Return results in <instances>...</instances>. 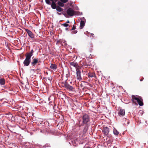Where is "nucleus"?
Wrapping results in <instances>:
<instances>
[{
	"label": "nucleus",
	"instance_id": "f257e3e1",
	"mask_svg": "<svg viewBox=\"0 0 148 148\" xmlns=\"http://www.w3.org/2000/svg\"><path fill=\"white\" fill-rule=\"evenodd\" d=\"M58 0H45L46 3L49 5H51V8L53 9L56 8V10L58 12L62 11L63 9L60 6H56V2Z\"/></svg>",
	"mask_w": 148,
	"mask_h": 148
},
{
	"label": "nucleus",
	"instance_id": "f03ea898",
	"mask_svg": "<svg viewBox=\"0 0 148 148\" xmlns=\"http://www.w3.org/2000/svg\"><path fill=\"white\" fill-rule=\"evenodd\" d=\"M34 52L33 50L32 49L30 52L26 53L25 55L26 58L23 62L25 66H28L29 65L31 62V57L33 56Z\"/></svg>",
	"mask_w": 148,
	"mask_h": 148
},
{
	"label": "nucleus",
	"instance_id": "7ed1b4c3",
	"mask_svg": "<svg viewBox=\"0 0 148 148\" xmlns=\"http://www.w3.org/2000/svg\"><path fill=\"white\" fill-rule=\"evenodd\" d=\"M132 99L133 102L134 103H136V102H137L140 106H141L143 105V99L141 97L138 95H132Z\"/></svg>",
	"mask_w": 148,
	"mask_h": 148
},
{
	"label": "nucleus",
	"instance_id": "20e7f679",
	"mask_svg": "<svg viewBox=\"0 0 148 148\" xmlns=\"http://www.w3.org/2000/svg\"><path fill=\"white\" fill-rule=\"evenodd\" d=\"M82 123L84 124L87 125V123L90 120V117L89 115L86 114H83L82 116Z\"/></svg>",
	"mask_w": 148,
	"mask_h": 148
},
{
	"label": "nucleus",
	"instance_id": "39448f33",
	"mask_svg": "<svg viewBox=\"0 0 148 148\" xmlns=\"http://www.w3.org/2000/svg\"><path fill=\"white\" fill-rule=\"evenodd\" d=\"M66 12L67 14L70 16H73L75 13L74 11L70 8H68Z\"/></svg>",
	"mask_w": 148,
	"mask_h": 148
},
{
	"label": "nucleus",
	"instance_id": "423d86ee",
	"mask_svg": "<svg viewBox=\"0 0 148 148\" xmlns=\"http://www.w3.org/2000/svg\"><path fill=\"white\" fill-rule=\"evenodd\" d=\"M76 74H77V78L79 80L82 79L81 76V71L79 69H76Z\"/></svg>",
	"mask_w": 148,
	"mask_h": 148
},
{
	"label": "nucleus",
	"instance_id": "0eeeda50",
	"mask_svg": "<svg viewBox=\"0 0 148 148\" xmlns=\"http://www.w3.org/2000/svg\"><path fill=\"white\" fill-rule=\"evenodd\" d=\"M25 30L27 32L29 37L33 39L34 38V36L32 32L29 30L28 29H25Z\"/></svg>",
	"mask_w": 148,
	"mask_h": 148
},
{
	"label": "nucleus",
	"instance_id": "6e6552de",
	"mask_svg": "<svg viewBox=\"0 0 148 148\" xmlns=\"http://www.w3.org/2000/svg\"><path fill=\"white\" fill-rule=\"evenodd\" d=\"M38 58H34L33 59L32 62H31L32 66H35L38 62Z\"/></svg>",
	"mask_w": 148,
	"mask_h": 148
},
{
	"label": "nucleus",
	"instance_id": "1a4fd4ad",
	"mask_svg": "<svg viewBox=\"0 0 148 148\" xmlns=\"http://www.w3.org/2000/svg\"><path fill=\"white\" fill-rule=\"evenodd\" d=\"M70 65L71 66L75 67L76 69H78V68L79 66L77 63L75 62H71L70 63Z\"/></svg>",
	"mask_w": 148,
	"mask_h": 148
},
{
	"label": "nucleus",
	"instance_id": "9d476101",
	"mask_svg": "<svg viewBox=\"0 0 148 148\" xmlns=\"http://www.w3.org/2000/svg\"><path fill=\"white\" fill-rule=\"evenodd\" d=\"M103 132L105 135H107L109 132V130L108 127H104L103 128Z\"/></svg>",
	"mask_w": 148,
	"mask_h": 148
},
{
	"label": "nucleus",
	"instance_id": "9b49d317",
	"mask_svg": "<svg viewBox=\"0 0 148 148\" xmlns=\"http://www.w3.org/2000/svg\"><path fill=\"white\" fill-rule=\"evenodd\" d=\"M50 68L53 70L55 71L57 69V66L55 64H51Z\"/></svg>",
	"mask_w": 148,
	"mask_h": 148
},
{
	"label": "nucleus",
	"instance_id": "f8f14e48",
	"mask_svg": "<svg viewBox=\"0 0 148 148\" xmlns=\"http://www.w3.org/2000/svg\"><path fill=\"white\" fill-rule=\"evenodd\" d=\"M119 115L123 116L125 115V110L123 109H121L119 112Z\"/></svg>",
	"mask_w": 148,
	"mask_h": 148
},
{
	"label": "nucleus",
	"instance_id": "ddd939ff",
	"mask_svg": "<svg viewBox=\"0 0 148 148\" xmlns=\"http://www.w3.org/2000/svg\"><path fill=\"white\" fill-rule=\"evenodd\" d=\"M85 24V22L84 21L81 20L80 21V28L82 29L84 27Z\"/></svg>",
	"mask_w": 148,
	"mask_h": 148
},
{
	"label": "nucleus",
	"instance_id": "4468645a",
	"mask_svg": "<svg viewBox=\"0 0 148 148\" xmlns=\"http://www.w3.org/2000/svg\"><path fill=\"white\" fill-rule=\"evenodd\" d=\"M66 89H69L70 90H72L73 89V87L70 85L69 84H67L66 86Z\"/></svg>",
	"mask_w": 148,
	"mask_h": 148
},
{
	"label": "nucleus",
	"instance_id": "2eb2a0df",
	"mask_svg": "<svg viewBox=\"0 0 148 148\" xmlns=\"http://www.w3.org/2000/svg\"><path fill=\"white\" fill-rule=\"evenodd\" d=\"M88 129V125H86L83 131L84 134H85L87 132Z\"/></svg>",
	"mask_w": 148,
	"mask_h": 148
},
{
	"label": "nucleus",
	"instance_id": "dca6fc26",
	"mask_svg": "<svg viewBox=\"0 0 148 148\" xmlns=\"http://www.w3.org/2000/svg\"><path fill=\"white\" fill-rule=\"evenodd\" d=\"M57 4L58 5V6L61 7H63L64 6V4L60 1L58 2Z\"/></svg>",
	"mask_w": 148,
	"mask_h": 148
},
{
	"label": "nucleus",
	"instance_id": "f3484780",
	"mask_svg": "<svg viewBox=\"0 0 148 148\" xmlns=\"http://www.w3.org/2000/svg\"><path fill=\"white\" fill-rule=\"evenodd\" d=\"M114 134L116 135H118L119 134V132L117 131L116 129L114 128L113 130Z\"/></svg>",
	"mask_w": 148,
	"mask_h": 148
},
{
	"label": "nucleus",
	"instance_id": "a211bd4d",
	"mask_svg": "<svg viewBox=\"0 0 148 148\" xmlns=\"http://www.w3.org/2000/svg\"><path fill=\"white\" fill-rule=\"evenodd\" d=\"M5 82V80L3 79H0V84L1 85H3Z\"/></svg>",
	"mask_w": 148,
	"mask_h": 148
},
{
	"label": "nucleus",
	"instance_id": "6ab92c4d",
	"mask_svg": "<svg viewBox=\"0 0 148 148\" xmlns=\"http://www.w3.org/2000/svg\"><path fill=\"white\" fill-rule=\"evenodd\" d=\"M95 75V73H90L88 74V77H94Z\"/></svg>",
	"mask_w": 148,
	"mask_h": 148
},
{
	"label": "nucleus",
	"instance_id": "aec40b11",
	"mask_svg": "<svg viewBox=\"0 0 148 148\" xmlns=\"http://www.w3.org/2000/svg\"><path fill=\"white\" fill-rule=\"evenodd\" d=\"M67 84V83L66 82H62V86L63 87H65V88H66V86Z\"/></svg>",
	"mask_w": 148,
	"mask_h": 148
},
{
	"label": "nucleus",
	"instance_id": "412c9836",
	"mask_svg": "<svg viewBox=\"0 0 148 148\" xmlns=\"http://www.w3.org/2000/svg\"><path fill=\"white\" fill-rule=\"evenodd\" d=\"M61 25H63L65 27H67L69 26V25L68 24L65 23L64 24H61Z\"/></svg>",
	"mask_w": 148,
	"mask_h": 148
},
{
	"label": "nucleus",
	"instance_id": "4be33fe9",
	"mask_svg": "<svg viewBox=\"0 0 148 148\" xmlns=\"http://www.w3.org/2000/svg\"><path fill=\"white\" fill-rule=\"evenodd\" d=\"M60 0V1L62 2L64 4V3H66L68 1V0Z\"/></svg>",
	"mask_w": 148,
	"mask_h": 148
},
{
	"label": "nucleus",
	"instance_id": "5701e85b",
	"mask_svg": "<svg viewBox=\"0 0 148 148\" xmlns=\"http://www.w3.org/2000/svg\"><path fill=\"white\" fill-rule=\"evenodd\" d=\"M47 79H48V80H49L50 82H51L52 80V78L51 77H48L47 78Z\"/></svg>",
	"mask_w": 148,
	"mask_h": 148
},
{
	"label": "nucleus",
	"instance_id": "b1692460",
	"mask_svg": "<svg viewBox=\"0 0 148 148\" xmlns=\"http://www.w3.org/2000/svg\"><path fill=\"white\" fill-rule=\"evenodd\" d=\"M75 29V27L74 25H73L72 28L71 29V30H73Z\"/></svg>",
	"mask_w": 148,
	"mask_h": 148
},
{
	"label": "nucleus",
	"instance_id": "393cba45",
	"mask_svg": "<svg viewBox=\"0 0 148 148\" xmlns=\"http://www.w3.org/2000/svg\"><path fill=\"white\" fill-rule=\"evenodd\" d=\"M25 147H26V148H32L31 147H27V145H26L25 146Z\"/></svg>",
	"mask_w": 148,
	"mask_h": 148
},
{
	"label": "nucleus",
	"instance_id": "a878e982",
	"mask_svg": "<svg viewBox=\"0 0 148 148\" xmlns=\"http://www.w3.org/2000/svg\"><path fill=\"white\" fill-rule=\"evenodd\" d=\"M91 36H92L93 37H94V35L93 34H91Z\"/></svg>",
	"mask_w": 148,
	"mask_h": 148
},
{
	"label": "nucleus",
	"instance_id": "bb28decb",
	"mask_svg": "<svg viewBox=\"0 0 148 148\" xmlns=\"http://www.w3.org/2000/svg\"><path fill=\"white\" fill-rule=\"evenodd\" d=\"M73 32H74L73 33H74V34H76V33H77V31H76V30H75V31H74Z\"/></svg>",
	"mask_w": 148,
	"mask_h": 148
},
{
	"label": "nucleus",
	"instance_id": "cd10ccee",
	"mask_svg": "<svg viewBox=\"0 0 148 148\" xmlns=\"http://www.w3.org/2000/svg\"><path fill=\"white\" fill-rule=\"evenodd\" d=\"M66 23H70V22H69V20H68L66 22Z\"/></svg>",
	"mask_w": 148,
	"mask_h": 148
},
{
	"label": "nucleus",
	"instance_id": "c85d7f7f",
	"mask_svg": "<svg viewBox=\"0 0 148 148\" xmlns=\"http://www.w3.org/2000/svg\"><path fill=\"white\" fill-rule=\"evenodd\" d=\"M143 78L142 79H140V81H143Z\"/></svg>",
	"mask_w": 148,
	"mask_h": 148
},
{
	"label": "nucleus",
	"instance_id": "c756f323",
	"mask_svg": "<svg viewBox=\"0 0 148 148\" xmlns=\"http://www.w3.org/2000/svg\"><path fill=\"white\" fill-rule=\"evenodd\" d=\"M60 41H58L57 42V43H60Z\"/></svg>",
	"mask_w": 148,
	"mask_h": 148
},
{
	"label": "nucleus",
	"instance_id": "7c9ffc66",
	"mask_svg": "<svg viewBox=\"0 0 148 148\" xmlns=\"http://www.w3.org/2000/svg\"><path fill=\"white\" fill-rule=\"evenodd\" d=\"M66 45V44L65 42L64 43V45L65 46Z\"/></svg>",
	"mask_w": 148,
	"mask_h": 148
},
{
	"label": "nucleus",
	"instance_id": "2f4dec72",
	"mask_svg": "<svg viewBox=\"0 0 148 148\" xmlns=\"http://www.w3.org/2000/svg\"><path fill=\"white\" fill-rule=\"evenodd\" d=\"M66 29L67 30L68 29V28H66Z\"/></svg>",
	"mask_w": 148,
	"mask_h": 148
},
{
	"label": "nucleus",
	"instance_id": "473e14b6",
	"mask_svg": "<svg viewBox=\"0 0 148 148\" xmlns=\"http://www.w3.org/2000/svg\"><path fill=\"white\" fill-rule=\"evenodd\" d=\"M58 14L59 15H60L61 14V13H58Z\"/></svg>",
	"mask_w": 148,
	"mask_h": 148
},
{
	"label": "nucleus",
	"instance_id": "72a5a7b5",
	"mask_svg": "<svg viewBox=\"0 0 148 148\" xmlns=\"http://www.w3.org/2000/svg\"><path fill=\"white\" fill-rule=\"evenodd\" d=\"M85 148H90V147H86Z\"/></svg>",
	"mask_w": 148,
	"mask_h": 148
},
{
	"label": "nucleus",
	"instance_id": "f704fd0d",
	"mask_svg": "<svg viewBox=\"0 0 148 148\" xmlns=\"http://www.w3.org/2000/svg\"><path fill=\"white\" fill-rule=\"evenodd\" d=\"M46 73L47 74H48V73L47 72H46Z\"/></svg>",
	"mask_w": 148,
	"mask_h": 148
},
{
	"label": "nucleus",
	"instance_id": "c9c22d12",
	"mask_svg": "<svg viewBox=\"0 0 148 148\" xmlns=\"http://www.w3.org/2000/svg\"><path fill=\"white\" fill-rule=\"evenodd\" d=\"M61 44H62V42H61Z\"/></svg>",
	"mask_w": 148,
	"mask_h": 148
}]
</instances>
